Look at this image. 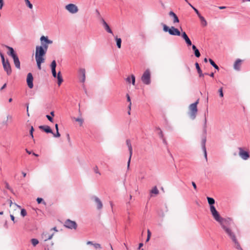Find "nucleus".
Masks as SVG:
<instances>
[{
	"label": "nucleus",
	"instance_id": "f3484780",
	"mask_svg": "<svg viewBox=\"0 0 250 250\" xmlns=\"http://www.w3.org/2000/svg\"><path fill=\"white\" fill-rule=\"evenodd\" d=\"M50 66L51 68V71H52L53 76L54 78H56L57 77V74L56 71V62L55 60H53Z\"/></svg>",
	"mask_w": 250,
	"mask_h": 250
},
{
	"label": "nucleus",
	"instance_id": "49530a36",
	"mask_svg": "<svg viewBox=\"0 0 250 250\" xmlns=\"http://www.w3.org/2000/svg\"><path fill=\"white\" fill-rule=\"evenodd\" d=\"M218 92L219 93V96L221 97H223L224 96V94H223V88L222 87H221L219 90H218Z\"/></svg>",
	"mask_w": 250,
	"mask_h": 250
},
{
	"label": "nucleus",
	"instance_id": "774afa93",
	"mask_svg": "<svg viewBox=\"0 0 250 250\" xmlns=\"http://www.w3.org/2000/svg\"><path fill=\"white\" fill-rule=\"evenodd\" d=\"M147 236H149L150 237L151 232L149 229L147 230Z\"/></svg>",
	"mask_w": 250,
	"mask_h": 250
},
{
	"label": "nucleus",
	"instance_id": "4468645a",
	"mask_svg": "<svg viewBox=\"0 0 250 250\" xmlns=\"http://www.w3.org/2000/svg\"><path fill=\"white\" fill-rule=\"evenodd\" d=\"M33 77L31 73H28L27 75L26 78V82L28 85V86L30 88H32L33 87Z\"/></svg>",
	"mask_w": 250,
	"mask_h": 250
},
{
	"label": "nucleus",
	"instance_id": "7c9ffc66",
	"mask_svg": "<svg viewBox=\"0 0 250 250\" xmlns=\"http://www.w3.org/2000/svg\"><path fill=\"white\" fill-rule=\"evenodd\" d=\"M207 119L206 117V114L205 115V119L203 125V132L204 134H207Z\"/></svg>",
	"mask_w": 250,
	"mask_h": 250
},
{
	"label": "nucleus",
	"instance_id": "f03ea898",
	"mask_svg": "<svg viewBox=\"0 0 250 250\" xmlns=\"http://www.w3.org/2000/svg\"><path fill=\"white\" fill-rule=\"evenodd\" d=\"M207 199L208 203L209 205L210 211L213 219L215 220L219 219L221 216L214 206V204H215V200L213 198L209 197H207Z\"/></svg>",
	"mask_w": 250,
	"mask_h": 250
},
{
	"label": "nucleus",
	"instance_id": "ddd939ff",
	"mask_svg": "<svg viewBox=\"0 0 250 250\" xmlns=\"http://www.w3.org/2000/svg\"><path fill=\"white\" fill-rule=\"evenodd\" d=\"M206 134H204L202 138L201 141V146L202 149L204 152V156L206 160H207V153L206 147Z\"/></svg>",
	"mask_w": 250,
	"mask_h": 250
},
{
	"label": "nucleus",
	"instance_id": "09e8293b",
	"mask_svg": "<svg viewBox=\"0 0 250 250\" xmlns=\"http://www.w3.org/2000/svg\"><path fill=\"white\" fill-rule=\"evenodd\" d=\"M33 131H34V128L32 126H31L30 130V135H31L32 138H33Z\"/></svg>",
	"mask_w": 250,
	"mask_h": 250
},
{
	"label": "nucleus",
	"instance_id": "2eb2a0df",
	"mask_svg": "<svg viewBox=\"0 0 250 250\" xmlns=\"http://www.w3.org/2000/svg\"><path fill=\"white\" fill-rule=\"evenodd\" d=\"M91 199L94 200L95 202L96 203L97 208L99 210L103 208V203L101 200L96 196H92Z\"/></svg>",
	"mask_w": 250,
	"mask_h": 250
},
{
	"label": "nucleus",
	"instance_id": "603ef678",
	"mask_svg": "<svg viewBox=\"0 0 250 250\" xmlns=\"http://www.w3.org/2000/svg\"><path fill=\"white\" fill-rule=\"evenodd\" d=\"M95 12H96V14L97 15V17L98 18H101V15L100 14V13L99 11L97 9H96L95 10Z\"/></svg>",
	"mask_w": 250,
	"mask_h": 250
},
{
	"label": "nucleus",
	"instance_id": "9d476101",
	"mask_svg": "<svg viewBox=\"0 0 250 250\" xmlns=\"http://www.w3.org/2000/svg\"><path fill=\"white\" fill-rule=\"evenodd\" d=\"M78 78L80 82L84 83L85 81V70L84 68H80L78 71Z\"/></svg>",
	"mask_w": 250,
	"mask_h": 250
},
{
	"label": "nucleus",
	"instance_id": "8fccbe9b",
	"mask_svg": "<svg viewBox=\"0 0 250 250\" xmlns=\"http://www.w3.org/2000/svg\"><path fill=\"white\" fill-rule=\"evenodd\" d=\"M52 134L53 135L54 137H60V135H61L59 131H56V133H54L53 132V133H52Z\"/></svg>",
	"mask_w": 250,
	"mask_h": 250
},
{
	"label": "nucleus",
	"instance_id": "4d7b16f0",
	"mask_svg": "<svg viewBox=\"0 0 250 250\" xmlns=\"http://www.w3.org/2000/svg\"><path fill=\"white\" fill-rule=\"evenodd\" d=\"M191 183H192V185L193 188H194V189L196 190L197 189V186H196V185L195 183V182H192Z\"/></svg>",
	"mask_w": 250,
	"mask_h": 250
},
{
	"label": "nucleus",
	"instance_id": "9b49d317",
	"mask_svg": "<svg viewBox=\"0 0 250 250\" xmlns=\"http://www.w3.org/2000/svg\"><path fill=\"white\" fill-rule=\"evenodd\" d=\"M4 70L6 72L7 75H10L12 73V68L10 62L6 60V62L2 64Z\"/></svg>",
	"mask_w": 250,
	"mask_h": 250
},
{
	"label": "nucleus",
	"instance_id": "5fc2aeb1",
	"mask_svg": "<svg viewBox=\"0 0 250 250\" xmlns=\"http://www.w3.org/2000/svg\"><path fill=\"white\" fill-rule=\"evenodd\" d=\"M3 5H4L3 0H0V9H1L2 8Z\"/></svg>",
	"mask_w": 250,
	"mask_h": 250
},
{
	"label": "nucleus",
	"instance_id": "cd10ccee",
	"mask_svg": "<svg viewBox=\"0 0 250 250\" xmlns=\"http://www.w3.org/2000/svg\"><path fill=\"white\" fill-rule=\"evenodd\" d=\"M57 79H58V84L59 85H60L62 83L63 81V79L61 74V72L59 71L57 74Z\"/></svg>",
	"mask_w": 250,
	"mask_h": 250
},
{
	"label": "nucleus",
	"instance_id": "72a5a7b5",
	"mask_svg": "<svg viewBox=\"0 0 250 250\" xmlns=\"http://www.w3.org/2000/svg\"><path fill=\"white\" fill-rule=\"evenodd\" d=\"M31 242L34 247H35L39 243V240L36 238H32L31 239Z\"/></svg>",
	"mask_w": 250,
	"mask_h": 250
},
{
	"label": "nucleus",
	"instance_id": "864d4df0",
	"mask_svg": "<svg viewBox=\"0 0 250 250\" xmlns=\"http://www.w3.org/2000/svg\"><path fill=\"white\" fill-rule=\"evenodd\" d=\"M46 117L47 118V119L50 122H53V119L52 117L51 116H50L49 115H46Z\"/></svg>",
	"mask_w": 250,
	"mask_h": 250
},
{
	"label": "nucleus",
	"instance_id": "f8f14e48",
	"mask_svg": "<svg viewBox=\"0 0 250 250\" xmlns=\"http://www.w3.org/2000/svg\"><path fill=\"white\" fill-rule=\"evenodd\" d=\"M126 144L128 147V150L129 151V157L128 161L127 162V168H129L133 151H132V146H131V142H130V140H128V139L126 140Z\"/></svg>",
	"mask_w": 250,
	"mask_h": 250
},
{
	"label": "nucleus",
	"instance_id": "680f3d73",
	"mask_svg": "<svg viewBox=\"0 0 250 250\" xmlns=\"http://www.w3.org/2000/svg\"><path fill=\"white\" fill-rule=\"evenodd\" d=\"M192 48L193 49V51H195L196 50V49H197V48H196V46L194 45H192Z\"/></svg>",
	"mask_w": 250,
	"mask_h": 250
},
{
	"label": "nucleus",
	"instance_id": "58836bf2",
	"mask_svg": "<svg viewBox=\"0 0 250 250\" xmlns=\"http://www.w3.org/2000/svg\"><path fill=\"white\" fill-rule=\"evenodd\" d=\"M93 246L96 250L101 249L102 248L101 245L99 243H94Z\"/></svg>",
	"mask_w": 250,
	"mask_h": 250
},
{
	"label": "nucleus",
	"instance_id": "f704fd0d",
	"mask_svg": "<svg viewBox=\"0 0 250 250\" xmlns=\"http://www.w3.org/2000/svg\"><path fill=\"white\" fill-rule=\"evenodd\" d=\"M156 130L158 131V135H159L160 137L161 138V139H163V132L161 130V129L159 127H157L156 128Z\"/></svg>",
	"mask_w": 250,
	"mask_h": 250
},
{
	"label": "nucleus",
	"instance_id": "c03bdc74",
	"mask_svg": "<svg viewBox=\"0 0 250 250\" xmlns=\"http://www.w3.org/2000/svg\"><path fill=\"white\" fill-rule=\"evenodd\" d=\"M194 55L196 57L199 58L201 54H200V53L198 49H196V50L194 51Z\"/></svg>",
	"mask_w": 250,
	"mask_h": 250
},
{
	"label": "nucleus",
	"instance_id": "13d9d810",
	"mask_svg": "<svg viewBox=\"0 0 250 250\" xmlns=\"http://www.w3.org/2000/svg\"><path fill=\"white\" fill-rule=\"evenodd\" d=\"M126 97H127V102H129V103H131L130 98V97H129L128 94L126 95Z\"/></svg>",
	"mask_w": 250,
	"mask_h": 250
},
{
	"label": "nucleus",
	"instance_id": "2f4dec72",
	"mask_svg": "<svg viewBox=\"0 0 250 250\" xmlns=\"http://www.w3.org/2000/svg\"><path fill=\"white\" fill-rule=\"evenodd\" d=\"M198 16L200 19L201 21H202L203 25L204 26H206L207 23L205 18L202 16H201L200 14H199V15H198Z\"/></svg>",
	"mask_w": 250,
	"mask_h": 250
},
{
	"label": "nucleus",
	"instance_id": "473e14b6",
	"mask_svg": "<svg viewBox=\"0 0 250 250\" xmlns=\"http://www.w3.org/2000/svg\"><path fill=\"white\" fill-rule=\"evenodd\" d=\"M37 66L39 69H41V63H43L44 61V60H36Z\"/></svg>",
	"mask_w": 250,
	"mask_h": 250
},
{
	"label": "nucleus",
	"instance_id": "c756f323",
	"mask_svg": "<svg viewBox=\"0 0 250 250\" xmlns=\"http://www.w3.org/2000/svg\"><path fill=\"white\" fill-rule=\"evenodd\" d=\"M209 61V62H210V64L216 70H219V67L216 64V63L214 62V61L211 59H209L208 60Z\"/></svg>",
	"mask_w": 250,
	"mask_h": 250
},
{
	"label": "nucleus",
	"instance_id": "1a4fd4ad",
	"mask_svg": "<svg viewBox=\"0 0 250 250\" xmlns=\"http://www.w3.org/2000/svg\"><path fill=\"white\" fill-rule=\"evenodd\" d=\"M65 8L71 14H75L77 13L79 10L78 7L75 4L72 3L66 5Z\"/></svg>",
	"mask_w": 250,
	"mask_h": 250
},
{
	"label": "nucleus",
	"instance_id": "0eeeda50",
	"mask_svg": "<svg viewBox=\"0 0 250 250\" xmlns=\"http://www.w3.org/2000/svg\"><path fill=\"white\" fill-rule=\"evenodd\" d=\"M238 149L239 150V156L242 159L247 160L250 158V155L248 151L245 150L241 147H238Z\"/></svg>",
	"mask_w": 250,
	"mask_h": 250
},
{
	"label": "nucleus",
	"instance_id": "412c9836",
	"mask_svg": "<svg viewBox=\"0 0 250 250\" xmlns=\"http://www.w3.org/2000/svg\"><path fill=\"white\" fill-rule=\"evenodd\" d=\"M4 46L8 49V51L7 53L9 56H11L12 58L13 57V56L17 55L14 49L12 47L7 46L6 45H5Z\"/></svg>",
	"mask_w": 250,
	"mask_h": 250
},
{
	"label": "nucleus",
	"instance_id": "052dcab7",
	"mask_svg": "<svg viewBox=\"0 0 250 250\" xmlns=\"http://www.w3.org/2000/svg\"><path fill=\"white\" fill-rule=\"evenodd\" d=\"M10 218L11 220L15 223V217L13 215L11 214L10 215Z\"/></svg>",
	"mask_w": 250,
	"mask_h": 250
},
{
	"label": "nucleus",
	"instance_id": "5701e85b",
	"mask_svg": "<svg viewBox=\"0 0 250 250\" xmlns=\"http://www.w3.org/2000/svg\"><path fill=\"white\" fill-rule=\"evenodd\" d=\"M41 43L52 44L53 41L49 40L47 37L42 36L40 38Z\"/></svg>",
	"mask_w": 250,
	"mask_h": 250
},
{
	"label": "nucleus",
	"instance_id": "e433bc0d",
	"mask_svg": "<svg viewBox=\"0 0 250 250\" xmlns=\"http://www.w3.org/2000/svg\"><path fill=\"white\" fill-rule=\"evenodd\" d=\"M151 193L158 194L159 193V190L156 187H154L151 190Z\"/></svg>",
	"mask_w": 250,
	"mask_h": 250
},
{
	"label": "nucleus",
	"instance_id": "79ce46f5",
	"mask_svg": "<svg viewBox=\"0 0 250 250\" xmlns=\"http://www.w3.org/2000/svg\"><path fill=\"white\" fill-rule=\"evenodd\" d=\"M21 215L23 217H24L27 215V212L25 209L22 208L21 209Z\"/></svg>",
	"mask_w": 250,
	"mask_h": 250
},
{
	"label": "nucleus",
	"instance_id": "338daca9",
	"mask_svg": "<svg viewBox=\"0 0 250 250\" xmlns=\"http://www.w3.org/2000/svg\"><path fill=\"white\" fill-rule=\"evenodd\" d=\"M218 8L220 9H225L226 8V6H219Z\"/></svg>",
	"mask_w": 250,
	"mask_h": 250
},
{
	"label": "nucleus",
	"instance_id": "423d86ee",
	"mask_svg": "<svg viewBox=\"0 0 250 250\" xmlns=\"http://www.w3.org/2000/svg\"><path fill=\"white\" fill-rule=\"evenodd\" d=\"M46 50L42 46H37L36 47L35 59L36 60H44L43 56L46 54Z\"/></svg>",
	"mask_w": 250,
	"mask_h": 250
},
{
	"label": "nucleus",
	"instance_id": "0e129e2a",
	"mask_svg": "<svg viewBox=\"0 0 250 250\" xmlns=\"http://www.w3.org/2000/svg\"><path fill=\"white\" fill-rule=\"evenodd\" d=\"M55 129L56 131H59L58 125L57 124L55 125Z\"/></svg>",
	"mask_w": 250,
	"mask_h": 250
},
{
	"label": "nucleus",
	"instance_id": "f257e3e1",
	"mask_svg": "<svg viewBox=\"0 0 250 250\" xmlns=\"http://www.w3.org/2000/svg\"><path fill=\"white\" fill-rule=\"evenodd\" d=\"M219 223L221 228L234 244V247L238 250H243L236 236V226L233 220L230 218L220 217L215 220Z\"/></svg>",
	"mask_w": 250,
	"mask_h": 250
},
{
	"label": "nucleus",
	"instance_id": "bb28decb",
	"mask_svg": "<svg viewBox=\"0 0 250 250\" xmlns=\"http://www.w3.org/2000/svg\"><path fill=\"white\" fill-rule=\"evenodd\" d=\"M115 40L116 42V45L118 48H121L122 40L120 38H118L117 36L115 37Z\"/></svg>",
	"mask_w": 250,
	"mask_h": 250
},
{
	"label": "nucleus",
	"instance_id": "37998d69",
	"mask_svg": "<svg viewBox=\"0 0 250 250\" xmlns=\"http://www.w3.org/2000/svg\"><path fill=\"white\" fill-rule=\"evenodd\" d=\"M24 0L26 2V4L28 6V7L29 8L32 9L33 8V5L30 3V1L29 0Z\"/></svg>",
	"mask_w": 250,
	"mask_h": 250
},
{
	"label": "nucleus",
	"instance_id": "6ab92c4d",
	"mask_svg": "<svg viewBox=\"0 0 250 250\" xmlns=\"http://www.w3.org/2000/svg\"><path fill=\"white\" fill-rule=\"evenodd\" d=\"M242 62V61L241 60L239 59H237L233 64L234 69L237 71L240 70Z\"/></svg>",
	"mask_w": 250,
	"mask_h": 250
},
{
	"label": "nucleus",
	"instance_id": "a878e982",
	"mask_svg": "<svg viewBox=\"0 0 250 250\" xmlns=\"http://www.w3.org/2000/svg\"><path fill=\"white\" fill-rule=\"evenodd\" d=\"M195 67L197 70V72L199 75L200 77H204V74L202 73V70L201 69L199 64L198 62H196L195 64Z\"/></svg>",
	"mask_w": 250,
	"mask_h": 250
},
{
	"label": "nucleus",
	"instance_id": "3c124183",
	"mask_svg": "<svg viewBox=\"0 0 250 250\" xmlns=\"http://www.w3.org/2000/svg\"><path fill=\"white\" fill-rule=\"evenodd\" d=\"M99 19L101 20L103 26L104 25V24L107 23L105 20L102 17H101V18H99Z\"/></svg>",
	"mask_w": 250,
	"mask_h": 250
},
{
	"label": "nucleus",
	"instance_id": "ea45409f",
	"mask_svg": "<svg viewBox=\"0 0 250 250\" xmlns=\"http://www.w3.org/2000/svg\"><path fill=\"white\" fill-rule=\"evenodd\" d=\"M37 202L38 204H41L42 203L44 205H46V203L43 201V199L42 198H37Z\"/></svg>",
	"mask_w": 250,
	"mask_h": 250
},
{
	"label": "nucleus",
	"instance_id": "a211bd4d",
	"mask_svg": "<svg viewBox=\"0 0 250 250\" xmlns=\"http://www.w3.org/2000/svg\"><path fill=\"white\" fill-rule=\"evenodd\" d=\"M182 37L183 38V39L185 40L186 43L188 46H190L192 45V42L188 35H187L186 33L185 32H182L181 34Z\"/></svg>",
	"mask_w": 250,
	"mask_h": 250
},
{
	"label": "nucleus",
	"instance_id": "a19ab883",
	"mask_svg": "<svg viewBox=\"0 0 250 250\" xmlns=\"http://www.w3.org/2000/svg\"><path fill=\"white\" fill-rule=\"evenodd\" d=\"M0 56L1 59L2 64L4 62H6V60H5L4 55L1 52H0Z\"/></svg>",
	"mask_w": 250,
	"mask_h": 250
},
{
	"label": "nucleus",
	"instance_id": "20e7f679",
	"mask_svg": "<svg viewBox=\"0 0 250 250\" xmlns=\"http://www.w3.org/2000/svg\"><path fill=\"white\" fill-rule=\"evenodd\" d=\"M142 83L146 85H149L151 83V73L149 69H146L141 77Z\"/></svg>",
	"mask_w": 250,
	"mask_h": 250
},
{
	"label": "nucleus",
	"instance_id": "dca6fc26",
	"mask_svg": "<svg viewBox=\"0 0 250 250\" xmlns=\"http://www.w3.org/2000/svg\"><path fill=\"white\" fill-rule=\"evenodd\" d=\"M54 233H52V234H49V233H48L47 232H43L42 235H41V237H42V238L44 241H46L48 240H50L52 239V238L53 237V235H54Z\"/></svg>",
	"mask_w": 250,
	"mask_h": 250
},
{
	"label": "nucleus",
	"instance_id": "bf43d9fd",
	"mask_svg": "<svg viewBox=\"0 0 250 250\" xmlns=\"http://www.w3.org/2000/svg\"><path fill=\"white\" fill-rule=\"evenodd\" d=\"M26 108H27V114L28 116H29V114L28 113L29 104H26Z\"/></svg>",
	"mask_w": 250,
	"mask_h": 250
},
{
	"label": "nucleus",
	"instance_id": "39448f33",
	"mask_svg": "<svg viewBox=\"0 0 250 250\" xmlns=\"http://www.w3.org/2000/svg\"><path fill=\"white\" fill-rule=\"evenodd\" d=\"M163 26L164 31L166 32H168L171 35L178 36L181 35L180 31L177 28H175L174 26H171L170 28H169L168 26L165 24H163Z\"/></svg>",
	"mask_w": 250,
	"mask_h": 250
},
{
	"label": "nucleus",
	"instance_id": "6e6552de",
	"mask_svg": "<svg viewBox=\"0 0 250 250\" xmlns=\"http://www.w3.org/2000/svg\"><path fill=\"white\" fill-rule=\"evenodd\" d=\"M64 226L69 229H76L77 228V224L75 221H72L70 219H67L64 223Z\"/></svg>",
	"mask_w": 250,
	"mask_h": 250
},
{
	"label": "nucleus",
	"instance_id": "69168bd1",
	"mask_svg": "<svg viewBox=\"0 0 250 250\" xmlns=\"http://www.w3.org/2000/svg\"><path fill=\"white\" fill-rule=\"evenodd\" d=\"M143 246V244L142 243H141L139 245L138 249H140Z\"/></svg>",
	"mask_w": 250,
	"mask_h": 250
},
{
	"label": "nucleus",
	"instance_id": "c9c22d12",
	"mask_svg": "<svg viewBox=\"0 0 250 250\" xmlns=\"http://www.w3.org/2000/svg\"><path fill=\"white\" fill-rule=\"evenodd\" d=\"M73 119L75 120L76 122H78L80 123V125H81L83 124V120L82 118H73Z\"/></svg>",
	"mask_w": 250,
	"mask_h": 250
},
{
	"label": "nucleus",
	"instance_id": "aec40b11",
	"mask_svg": "<svg viewBox=\"0 0 250 250\" xmlns=\"http://www.w3.org/2000/svg\"><path fill=\"white\" fill-rule=\"evenodd\" d=\"M12 58L13 59L14 63L15 64V67L17 69H20L21 68V63L18 56L16 55L15 56H13Z\"/></svg>",
	"mask_w": 250,
	"mask_h": 250
},
{
	"label": "nucleus",
	"instance_id": "de8ad7c7",
	"mask_svg": "<svg viewBox=\"0 0 250 250\" xmlns=\"http://www.w3.org/2000/svg\"><path fill=\"white\" fill-rule=\"evenodd\" d=\"M42 45L41 46H42L44 50H46V52L47 51V48H48V45L49 44L47 43H41Z\"/></svg>",
	"mask_w": 250,
	"mask_h": 250
},
{
	"label": "nucleus",
	"instance_id": "7ed1b4c3",
	"mask_svg": "<svg viewBox=\"0 0 250 250\" xmlns=\"http://www.w3.org/2000/svg\"><path fill=\"white\" fill-rule=\"evenodd\" d=\"M199 103V100H197L195 103L190 104L189 106V112L188 113L190 118L192 120L195 119L197 113V104Z\"/></svg>",
	"mask_w": 250,
	"mask_h": 250
},
{
	"label": "nucleus",
	"instance_id": "4c0bfd02",
	"mask_svg": "<svg viewBox=\"0 0 250 250\" xmlns=\"http://www.w3.org/2000/svg\"><path fill=\"white\" fill-rule=\"evenodd\" d=\"M5 187L6 188L9 189L11 192H14L13 189L10 187L7 182H5Z\"/></svg>",
	"mask_w": 250,
	"mask_h": 250
},
{
	"label": "nucleus",
	"instance_id": "6e6d98bb",
	"mask_svg": "<svg viewBox=\"0 0 250 250\" xmlns=\"http://www.w3.org/2000/svg\"><path fill=\"white\" fill-rule=\"evenodd\" d=\"M94 244V243H93V242H92V241H87L86 242V244L88 245H92V246H93Z\"/></svg>",
	"mask_w": 250,
	"mask_h": 250
},
{
	"label": "nucleus",
	"instance_id": "4be33fe9",
	"mask_svg": "<svg viewBox=\"0 0 250 250\" xmlns=\"http://www.w3.org/2000/svg\"><path fill=\"white\" fill-rule=\"evenodd\" d=\"M39 128L43 130L47 133H53L52 130L48 125H40Z\"/></svg>",
	"mask_w": 250,
	"mask_h": 250
},
{
	"label": "nucleus",
	"instance_id": "b1692460",
	"mask_svg": "<svg viewBox=\"0 0 250 250\" xmlns=\"http://www.w3.org/2000/svg\"><path fill=\"white\" fill-rule=\"evenodd\" d=\"M168 14L170 17L173 18V22L174 23H178L179 22V20L177 16L173 11H170Z\"/></svg>",
	"mask_w": 250,
	"mask_h": 250
},
{
	"label": "nucleus",
	"instance_id": "393cba45",
	"mask_svg": "<svg viewBox=\"0 0 250 250\" xmlns=\"http://www.w3.org/2000/svg\"><path fill=\"white\" fill-rule=\"evenodd\" d=\"M131 78H130L129 77H128L126 79V81L127 82H128V83H131H131L132 84L134 85L135 84V77L134 75H131Z\"/></svg>",
	"mask_w": 250,
	"mask_h": 250
},
{
	"label": "nucleus",
	"instance_id": "e2e57ef3",
	"mask_svg": "<svg viewBox=\"0 0 250 250\" xmlns=\"http://www.w3.org/2000/svg\"><path fill=\"white\" fill-rule=\"evenodd\" d=\"M6 86V83H5L3 85V86L1 87L0 90H2L3 89L5 88Z\"/></svg>",
	"mask_w": 250,
	"mask_h": 250
},
{
	"label": "nucleus",
	"instance_id": "a18cd8bd",
	"mask_svg": "<svg viewBox=\"0 0 250 250\" xmlns=\"http://www.w3.org/2000/svg\"><path fill=\"white\" fill-rule=\"evenodd\" d=\"M188 4L190 5V6L193 9V10H194V11L196 12L197 15H199L200 13L198 11V10L196 8H195L194 6H193L190 3H188Z\"/></svg>",
	"mask_w": 250,
	"mask_h": 250
},
{
	"label": "nucleus",
	"instance_id": "c85d7f7f",
	"mask_svg": "<svg viewBox=\"0 0 250 250\" xmlns=\"http://www.w3.org/2000/svg\"><path fill=\"white\" fill-rule=\"evenodd\" d=\"M103 26L107 33L113 34V32L107 23L104 24Z\"/></svg>",
	"mask_w": 250,
	"mask_h": 250
}]
</instances>
